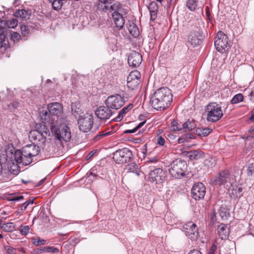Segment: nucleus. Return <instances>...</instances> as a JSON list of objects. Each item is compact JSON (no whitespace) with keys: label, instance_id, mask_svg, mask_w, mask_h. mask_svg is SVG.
I'll list each match as a JSON object with an SVG mask.
<instances>
[{"label":"nucleus","instance_id":"nucleus-8","mask_svg":"<svg viewBox=\"0 0 254 254\" xmlns=\"http://www.w3.org/2000/svg\"><path fill=\"white\" fill-rule=\"evenodd\" d=\"M214 45L216 50L222 53H224L230 46L227 36L222 31L218 32Z\"/></svg>","mask_w":254,"mask_h":254},{"label":"nucleus","instance_id":"nucleus-1","mask_svg":"<svg viewBox=\"0 0 254 254\" xmlns=\"http://www.w3.org/2000/svg\"><path fill=\"white\" fill-rule=\"evenodd\" d=\"M173 100L171 91L167 87L157 89L151 96L150 103L152 107L157 110H165Z\"/></svg>","mask_w":254,"mask_h":254},{"label":"nucleus","instance_id":"nucleus-12","mask_svg":"<svg viewBox=\"0 0 254 254\" xmlns=\"http://www.w3.org/2000/svg\"><path fill=\"white\" fill-rule=\"evenodd\" d=\"M183 231L189 239L196 240L198 237V228L195 223L189 221L183 226Z\"/></svg>","mask_w":254,"mask_h":254},{"label":"nucleus","instance_id":"nucleus-35","mask_svg":"<svg viewBox=\"0 0 254 254\" xmlns=\"http://www.w3.org/2000/svg\"><path fill=\"white\" fill-rule=\"evenodd\" d=\"M197 0H188L186 5L190 10L193 11L196 10L197 6Z\"/></svg>","mask_w":254,"mask_h":254},{"label":"nucleus","instance_id":"nucleus-32","mask_svg":"<svg viewBox=\"0 0 254 254\" xmlns=\"http://www.w3.org/2000/svg\"><path fill=\"white\" fill-rule=\"evenodd\" d=\"M188 157L190 159L198 160L200 158H202L204 156L203 153L199 150H192L188 152Z\"/></svg>","mask_w":254,"mask_h":254},{"label":"nucleus","instance_id":"nucleus-9","mask_svg":"<svg viewBox=\"0 0 254 254\" xmlns=\"http://www.w3.org/2000/svg\"><path fill=\"white\" fill-rule=\"evenodd\" d=\"M132 156L131 151L124 148L116 151L113 154V159L116 163L124 164L129 162Z\"/></svg>","mask_w":254,"mask_h":254},{"label":"nucleus","instance_id":"nucleus-15","mask_svg":"<svg viewBox=\"0 0 254 254\" xmlns=\"http://www.w3.org/2000/svg\"><path fill=\"white\" fill-rule=\"evenodd\" d=\"M232 179L230 177L229 172L228 170H225L219 173L214 180L213 184L215 185H224L229 187L232 185Z\"/></svg>","mask_w":254,"mask_h":254},{"label":"nucleus","instance_id":"nucleus-4","mask_svg":"<svg viewBox=\"0 0 254 254\" xmlns=\"http://www.w3.org/2000/svg\"><path fill=\"white\" fill-rule=\"evenodd\" d=\"M65 120L60 121L58 124L50 125V129L53 135L61 145L63 141L68 142L70 140L71 135L69 127L66 125Z\"/></svg>","mask_w":254,"mask_h":254},{"label":"nucleus","instance_id":"nucleus-64","mask_svg":"<svg viewBox=\"0 0 254 254\" xmlns=\"http://www.w3.org/2000/svg\"><path fill=\"white\" fill-rule=\"evenodd\" d=\"M33 201H34V200L29 199L26 202H25V203H26V204H28V205L29 204H32L33 203Z\"/></svg>","mask_w":254,"mask_h":254},{"label":"nucleus","instance_id":"nucleus-46","mask_svg":"<svg viewBox=\"0 0 254 254\" xmlns=\"http://www.w3.org/2000/svg\"><path fill=\"white\" fill-rule=\"evenodd\" d=\"M20 28L22 35L24 37L28 36L30 32L28 27L26 25L22 24L20 26Z\"/></svg>","mask_w":254,"mask_h":254},{"label":"nucleus","instance_id":"nucleus-23","mask_svg":"<svg viewBox=\"0 0 254 254\" xmlns=\"http://www.w3.org/2000/svg\"><path fill=\"white\" fill-rule=\"evenodd\" d=\"M198 37L199 33L197 31L190 32L188 36V43L193 47L200 44L201 41Z\"/></svg>","mask_w":254,"mask_h":254},{"label":"nucleus","instance_id":"nucleus-54","mask_svg":"<svg viewBox=\"0 0 254 254\" xmlns=\"http://www.w3.org/2000/svg\"><path fill=\"white\" fill-rule=\"evenodd\" d=\"M96 153V150H93L90 151L86 157V160H88L90 159Z\"/></svg>","mask_w":254,"mask_h":254},{"label":"nucleus","instance_id":"nucleus-24","mask_svg":"<svg viewBox=\"0 0 254 254\" xmlns=\"http://www.w3.org/2000/svg\"><path fill=\"white\" fill-rule=\"evenodd\" d=\"M218 233L219 237L222 240L226 239L228 237L230 231L227 225L221 224L218 226Z\"/></svg>","mask_w":254,"mask_h":254},{"label":"nucleus","instance_id":"nucleus-28","mask_svg":"<svg viewBox=\"0 0 254 254\" xmlns=\"http://www.w3.org/2000/svg\"><path fill=\"white\" fill-rule=\"evenodd\" d=\"M35 130L37 131L43 135L45 138L50 136V132L49 128L45 125L42 124H37L35 125Z\"/></svg>","mask_w":254,"mask_h":254},{"label":"nucleus","instance_id":"nucleus-13","mask_svg":"<svg viewBox=\"0 0 254 254\" xmlns=\"http://www.w3.org/2000/svg\"><path fill=\"white\" fill-rule=\"evenodd\" d=\"M165 178V173L161 168L155 169L149 174V181L155 185L162 184Z\"/></svg>","mask_w":254,"mask_h":254},{"label":"nucleus","instance_id":"nucleus-26","mask_svg":"<svg viewBox=\"0 0 254 254\" xmlns=\"http://www.w3.org/2000/svg\"><path fill=\"white\" fill-rule=\"evenodd\" d=\"M196 127L195 121L189 119L182 125V131L187 132L192 130Z\"/></svg>","mask_w":254,"mask_h":254},{"label":"nucleus","instance_id":"nucleus-27","mask_svg":"<svg viewBox=\"0 0 254 254\" xmlns=\"http://www.w3.org/2000/svg\"><path fill=\"white\" fill-rule=\"evenodd\" d=\"M148 8L150 13V19L154 21L157 16V13L158 10V5L156 2L153 1L149 3Z\"/></svg>","mask_w":254,"mask_h":254},{"label":"nucleus","instance_id":"nucleus-61","mask_svg":"<svg viewBox=\"0 0 254 254\" xmlns=\"http://www.w3.org/2000/svg\"><path fill=\"white\" fill-rule=\"evenodd\" d=\"M188 254H202L200 251L197 250H192Z\"/></svg>","mask_w":254,"mask_h":254},{"label":"nucleus","instance_id":"nucleus-49","mask_svg":"<svg viewBox=\"0 0 254 254\" xmlns=\"http://www.w3.org/2000/svg\"><path fill=\"white\" fill-rule=\"evenodd\" d=\"M45 252L46 253H56L59 252V250L54 247H45Z\"/></svg>","mask_w":254,"mask_h":254},{"label":"nucleus","instance_id":"nucleus-41","mask_svg":"<svg viewBox=\"0 0 254 254\" xmlns=\"http://www.w3.org/2000/svg\"><path fill=\"white\" fill-rule=\"evenodd\" d=\"M211 129L209 128H198L196 129V132L199 135L207 136L211 132Z\"/></svg>","mask_w":254,"mask_h":254},{"label":"nucleus","instance_id":"nucleus-62","mask_svg":"<svg viewBox=\"0 0 254 254\" xmlns=\"http://www.w3.org/2000/svg\"><path fill=\"white\" fill-rule=\"evenodd\" d=\"M27 206H28V204H26V203L25 202V203H24L22 204V205L21 206V210L22 211H24V210H25L26 209V208H27Z\"/></svg>","mask_w":254,"mask_h":254},{"label":"nucleus","instance_id":"nucleus-10","mask_svg":"<svg viewBox=\"0 0 254 254\" xmlns=\"http://www.w3.org/2000/svg\"><path fill=\"white\" fill-rule=\"evenodd\" d=\"M18 149L15 150V148L12 145H8L6 146L4 153L6 156L9 160V161L12 162L13 166H11L10 168V171L14 175H17L18 174L19 170H16L15 169H12L13 168H17V165L18 164H21V162L17 161V159L15 155V152Z\"/></svg>","mask_w":254,"mask_h":254},{"label":"nucleus","instance_id":"nucleus-57","mask_svg":"<svg viewBox=\"0 0 254 254\" xmlns=\"http://www.w3.org/2000/svg\"><path fill=\"white\" fill-rule=\"evenodd\" d=\"M35 252L37 254H41L45 252V247L38 248L35 250Z\"/></svg>","mask_w":254,"mask_h":254},{"label":"nucleus","instance_id":"nucleus-14","mask_svg":"<svg viewBox=\"0 0 254 254\" xmlns=\"http://www.w3.org/2000/svg\"><path fill=\"white\" fill-rule=\"evenodd\" d=\"M140 77V73L137 70H134L130 72L127 78V86L128 89L133 91L138 88Z\"/></svg>","mask_w":254,"mask_h":254},{"label":"nucleus","instance_id":"nucleus-18","mask_svg":"<svg viewBox=\"0 0 254 254\" xmlns=\"http://www.w3.org/2000/svg\"><path fill=\"white\" fill-rule=\"evenodd\" d=\"M78 124L79 125V129L86 132L91 130L93 124V119L92 116L90 115L84 118H81L78 120Z\"/></svg>","mask_w":254,"mask_h":254},{"label":"nucleus","instance_id":"nucleus-36","mask_svg":"<svg viewBox=\"0 0 254 254\" xmlns=\"http://www.w3.org/2000/svg\"><path fill=\"white\" fill-rule=\"evenodd\" d=\"M14 224L11 222L3 223L1 226V229L6 232L12 231L14 229Z\"/></svg>","mask_w":254,"mask_h":254},{"label":"nucleus","instance_id":"nucleus-34","mask_svg":"<svg viewBox=\"0 0 254 254\" xmlns=\"http://www.w3.org/2000/svg\"><path fill=\"white\" fill-rule=\"evenodd\" d=\"M112 0H99V5L103 11L107 12L109 9L110 5Z\"/></svg>","mask_w":254,"mask_h":254},{"label":"nucleus","instance_id":"nucleus-38","mask_svg":"<svg viewBox=\"0 0 254 254\" xmlns=\"http://www.w3.org/2000/svg\"><path fill=\"white\" fill-rule=\"evenodd\" d=\"M244 100V96L242 94L239 93L235 95L231 101L232 104H237L240 102L243 101Z\"/></svg>","mask_w":254,"mask_h":254},{"label":"nucleus","instance_id":"nucleus-47","mask_svg":"<svg viewBox=\"0 0 254 254\" xmlns=\"http://www.w3.org/2000/svg\"><path fill=\"white\" fill-rule=\"evenodd\" d=\"M11 39L14 43H17L21 39V36L19 33L14 32L11 34Z\"/></svg>","mask_w":254,"mask_h":254},{"label":"nucleus","instance_id":"nucleus-16","mask_svg":"<svg viewBox=\"0 0 254 254\" xmlns=\"http://www.w3.org/2000/svg\"><path fill=\"white\" fill-rule=\"evenodd\" d=\"M205 190V187L201 183L194 184L191 190L192 197L196 200L203 198L206 192Z\"/></svg>","mask_w":254,"mask_h":254},{"label":"nucleus","instance_id":"nucleus-22","mask_svg":"<svg viewBox=\"0 0 254 254\" xmlns=\"http://www.w3.org/2000/svg\"><path fill=\"white\" fill-rule=\"evenodd\" d=\"M30 137L34 140H37L39 142L38 144L44 147V145L46 143V138L41 133H40L35 130H32L30 132Z\"/></svg>","mask_w":254,"mask_h":254},{"label":"nucleus","instance_id":"nucleus-63","mask_svg":"<svg viewBox=\"0 0 254 254\" xmlns=\"http://www.w3.org/2000/svg\"><path fill=\"white\" fill-rule=\"evenodd\" d=\"M249 131V132L251 134L254 135V127H250Z\"/></svg>","mask_w":254,"mask_h":254},{"label":"nucleus","instance_id":"nucleus-39","mask_svg":"<svg viewBox=\"0 0 254 254\" xmlns=\"http://www.w3.org/2000/svg\"><path fill=\"white\" fill-rule=\"evenodd\" d=\"M171 128L173 131H182V125L177 120H174L171 122Z\"/></svg>","mask_w":254,"mask_h":254},{"label":"nucleus","instance_id":"nucleus-42","mask_svg":"<svg viewBox=\"0 0 254 254\" xmlns=\"http://www.w3.org/2000/svg\"><path fill=\"white\" fill-rule=\"evenodd\" d=\"M79 103L78 102L72 103L71 105V112L74 115L75 114H78L80 112V109L79 107Z\"/></svg>","mask_w":254,"mask_h":254},{"label":"nucleus","instance_id":"nucleus-50","mask_svg":"<svg viewBox=\"0 0 254 254\" xmlns=\"http://www.w3.org/2000/svg\"><path fill=\"white\" fill-rule=\"evenodd\" d=\"M19 102L16 100H12V102L7 104V107L9 109H14L18 107Z\"/></svg>","mask_w":254,"mask_h":254},{"label":"nucleus","instance_id":"nucleus-19","mask_svg":"<svg viewBox=\"0 0 254 254\" xmlns=\"http://www.w3.org/2000/svg\"><path fill=\"white\" fill-rule=\"evenodd\" d=\"M142 61V56L138 52L132 51L128 57V63L130 66H138Z\"/></svg>","mask_w":254,"mask_h":254},{"label":"nucleus","instance_id":"nucleus-40","mask_svg":"<svg viewBox=\"0 0 254 254\" xmlns=\"http://www.w3.org/2000/svg\"><path fill=\"white\" fill-rule=\"evenodd\" d=\"M32 243L36 246H39L46 244V241L41 239L39 237H33L31 239Z\"/></svg>","mask_w":254,"mask_h":254},{"label":"nucleus","instance_id":"nucleus-2","mask_svg":"<svg viewBox=\"0 0 254 254\" xmlns=\"http://www.w3.org/2000/svg\"><path fill=\"white\" fill-rule=\"evenodd\" d=\"M48 110H42L40 115L41 120L46 124L50 125L58 124L60 121H64L62 117L63 112V107L61 104L58 102L49 103L47 107Z\"/></svg>","mask_w":254,"mask_h":254},{"label":"nucleus","instance_id":"nucleus-20","mask_svg":"<svg viewBox=\"0 0 254 254\" xmlns=\"http://www.w3.org/2000/svg\"><path fill=\"white\" fill-rule=\"evenodd\" d=\"M112 17L116 27L119 29H121L125 24V19L123 15L119 12H113Z\"/></svg>","mask_w":254,"mask_h":254},{"label":"nucleus","instance_id":"nucleus-58","mask_svg":"<svg viewBox=\"0 0 254 254\" xmlns=\"http://www.w3.org/2000/svg\"><path fill=\"white\" fill-rule=\"evenodd\" d=\"M186 141H188V140L186 139V138L184 137V136L182 135L180 138L178 139V143L181 144L185 142Z\"/></svg>","mask_w":254,"mask_h":254},{"label":"nucleus","instance_id":"nucleus-5","mask_svg":"<svg viewBox=\"0 0 254 254\" xmlns=\"http://www.w3.org/2000/svg\"><path fill=\"white\" fill-rule=\"evenodd\" d=\"M18 24V21L16 18H11L7 21L0 19V49L4 52L7 49L8 46L7 41L5 40V31L6 28H14Z\"/></svg>","mask_w":254,"mask_h":254},{"label":"nucleus","instance_id":"nucleus-11","mask_svg":"<svg viewBox=\"0 0 254 254\" xmlns=\"http://www.w3.org/2000/svg\"><path fill=\"white\" fill-rule=\"evenodd\" d=\"M125 103L124 97L119 94L109 96L105 101V104L110 109L118 110L121 108Z\"/></svg>","mask_w":254,"mask_h":254},{"label":"nucleus","instance_id":"nucleus-59","mask_svg":"<svg viewBox=\"0 0 254 254\" xmlns=\"http://www.w3.org/2000/svg\"><path fill=\"white\" fill-rule=\"evenodd\" d=\"M249 96L250 97V100L252 102H254V90H252V91L249 93Z\"/></svg>","mask_w":254,"mask_h":254},{"label":"nucleus","instance_id":"nucleus-56","mask_svg":"<svg viewBox=\"0 0 254 254\" xmlns=\"http://www.w3.org/2000/svg\"><path fill=\"white\" fill-rule=\"evenodd\" d=\"M15 249L12 248H9L7 249L6 254H15Z\"/></svg>","mask_w":254,"mask_h":254},{"label":"nucleus","instance_id":"nucleus-51","mask_svg":"<svg viewBox=\"0 0 254 254\" xmlns=\"http://www.w3.org/2000/svg\"><path fill=\"white\" fill-rule=\"evenodd\" d=\"M247 174L248 176H251L254 178V166H250L247 168Z\"/></svg>","mask_w":254,"mask_h":254},{"label":"nucleus","instance_id":"nucleus-37","mask_svg":"<svg viewBox=\"0 0 254 254\" xmlns=\"http://www.w3.org/2000/svg\"><path fill=\"white\" fill-rule=\"evenodd\" d=\"M219 215L223 220L227 219L229 215V213L227 211V209L225 207L221 206L219 208Z\"/></svg>","mask_w":254,"mask_h":254},{"label":"nucleus","instance_id":"nucleus-45","mask_svg":"<svg viewBox=\"0 0 254 254\" xmlns=\"http://www.w3.org/2000/svg\"><path fill=\"white\" fill-rule=\"evenodd\" d=\"M18 229L22 235L25 236V235H27L29 233V230H30V228H29V226H28V225H26V226L21 225L18 228Z\"/></svg>","mask_w":254,"mask_h":254},{"label":"nucleus","instance_id":"nucleus-31","mask_svg":"<svg viewBox=\"0 0 254 254\" xmlns=\"http://www.w3.org/2000/svg\"><path fill=\"white\" fill-rule=\"evenodd\" d=\"M133 107L132 104H129L128 106L123 108L119 112L118 116L114 119L115 122L121 121L125 115L130 111Z\"/></svg>","mask_w":254,"mask_h":254},{"label":"nucleus","instance_id":"nucleus-60","mask_svg":"<svg viewBox=\"0 0 254 254\" xmlns=\"http://www.w3.org/2000/svg\"><path fill=\"white\" fill-rule=\"evenodd\" d=\"M184 137L186 138V139L187 140V139H191V138H193V137H194V135H192V134L191 133H186L184 135Z\"/></svg>","mask_w":254,"mask_h":254},{"label":"nucleus","instance_id":"nucleus-53","mask_svg":"<svg viewBox=\"0 0 254 254\" xmlns=\"http://www.w3.org/2000/svg\"><path fill=\"white\" fill-rule=\"evenodd\" d=\"M216 249L217 246L215 244H213L209 250L208 254H214Z\"/></svg>","mask_w":254,"mask_h":254},{"label":"nucleus","instance_id":"nucleus-25","mask_svg":"<svg viewBox=\"0 0 254 254\" xmlns=\"http://www.w3.org/2000/svg\"><path fill=\"white\" fill-rule=\"evenodd\" d=\"M127 26L129 33L134 38L139 35V30L138 27L133 22L129 21L127 23Z\"/></svg>","mask_w":254,"mask_h":254},{"label":"nucleus","instance_id":"nucleus-7","mask_svg":"<svg viewBox=\"0 0 254 254\" xmlns=\"http://www.w3.org/2000/svg\"><path fill=\"white\" fill-rule=\"evenodd\" d=\"M187 168L186 161L178 159L171 164L169 172L173 177L181 178L185 176Z\"/></svg>","mask_w":254,"mask_h":254},{"label":"nucleus","instance_id":"nucleus-43","mask_svg":"<svg viewBox=\"0 0 254 254\" xmlns=\"http://www.w3.org/2000/svg\"><path fill=\"white\" fill-rule=\"evenodd\" d=\"M113 133V132L112 131H108V132H105V131H102L100 132L99 134H97L94 138V140L95 141H98L101 138H102L103 137L106 136L110 135Z\"/></svg>","mask_w":254,"mask_h":254},{"label":"nucleus","instance_id":"nucleus-30","mask_svg":"<svg viewBox=\"0 0 254 254\" xmlns=\"http://www.w3.org/2000/svg\"><path fill=\"white\" fill-rule=\"evenodd\" d=\"M125 170L127 173H132L136 176H138L139 175V173L140 172L137 165L134 162L127 165L125 168Z\"/></svg>","mask_w":254,"mask_h":254},{"label":"nucleus","instance_id":"nucleus-33","mask_svg":"<svg viewBox=\"0 0 254 254\" xmlns=\"http://www.w3.org/2000/svg\"><path fill=\"white\" fill-rule=\"evenodd\" d=\"M122 10L121 4L119 2L112 0L109 6V11L119 12Z\"/></svg>","mask_w":254,"mask_h":254},{"label":"nucleus","instance_id":"nucleus-29","mask_svg":"<svg viewBox=\"0 0 254 254\" xmlns=\"http://www.w3.org/2000/svg\"><path fill=\"white\" fill-rule=\"evenodd\" d=\"M229 190L231 197H240L242 196L243 188L242 187H238L237 186H229Z\"/></svg>","mask_w":254,"mask_h":254},{"label":"nucleus","instance_id":"nucleus-3","mask_svg":"<svg viewBox=\"0 0 254 254\" xmlns=\"http://www.w3.org/2000/svg\"><path fill=\"white\" fill-rule=\"evenodd\" d=\"M40 152V147L34 144H28L24 146L22 150H17L15 155L23 165H29L33 162V158L37 156Z\"/></svg>","mask_w":254,"mask_h":254},{"label":"nucleus","instance_id":"nucleus-52","mask_svg":"<svg viewBox=\"0 0 254 254\" xmlns=\"http://www.w3.org/2000/svg\"><path fill=\"white\" fill-rule=\"evenodd\" d=\"M166 141L165 138L162 136H158L157 138V144L161 146H164Z\"/></svg>","mask_w":254,"mask_h":254},{"label":"nucleus","instance_id":"nucleus-44","mask_svg":"<svg viewBox=\"0 0 254 254\" xmlns=\"http://www.w3.org/2000/svg\"><path fill=\"white\" fill-rule=\"evenodd\" d=\"M146 120L140 123L135 128L132 129H128L124 131L125 133H133L135 132L139 128L142 127L146 123Z\"/></svg>","mask_w":254,"mask_h":254},{"label":"nucleus","instance_id":"nucleus-17","mask_svg":"<svg viewBox=\"0 0 254 254\" xmlns=\"http://www.w3.org/2000/svg\"><path fill=\"white\" fill-rule=\"evenodd\" d=\"M113 112L107 106H101L95 111V114L100 120L106 121L112 116Z\"/></svg>","mask_w":254,"mask_h":254},{"label":"nucleus","instance_id":"nucleus-48","mask_svg":"<svg viewBox=\"0 0 254 254\" xmlns=\"http://www.w3.org/2000/svg\"><path fill=\"white\" fill-rule=\"evenodd\" d=\"M9 159L6 156L4 152H1L0 154V165L5 164L7 161H9Z\"/></svg>","mask_w":254,"mask_h":254},{"label":"nucleus","instance_id":"nucleus-55","mask_svg":"<svg viewBox=\"0 0 254 254\" xmlns=\"http://www.w3.org/2000/svg\"><path fill=\"white\" fill-rule=\"evenodd\" d=\"M23 199V195H20V196H12L9 199V200H11V201H18V200H20Z\"/></svg>","mask_w":254,"mask_h":254},{"label":"nucleus","instance_id":"nucleus-21","mask_svg":"<svg viewBox=\"0 0 254 254\" xmlns=\"http://www.w3.org/2000/svg\"><path fill=\"white\" fill-rule=\"evenodd\" d=\"M31 11L29 9H21L16 10L14 13V16L23 20H27L30 18Z\"/></svg>","mask_w":254,"mask_h":254},{"label":"nucleus","instance_id":"nucleus-6","mask_svg":"<svg viewBox=\"0 0 254 254\" xmlns=\"http://www.w3.org/2000/svg\"><path fill=\"white\" fill-rule=\"evenodd\" d=\"M205 113L207 121L210 122H216L223 116L221 107L215 102L210 103L206 106Z\"/></svg>","mask_w":254,"mask_h":254}]
</instances>
